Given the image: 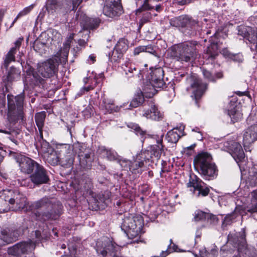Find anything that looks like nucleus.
Instances as JSON below:
<instances>
[{
  "instance_id": "37998d69",
  "label": "nucleus",
  "mask_w": 257,
  "mask_h": 257,
  "mask_svg": "<svg viewBox=\"0 0 257 257\" xmlns=\"http://www.w3.org/2000/svg\"><path fill=\"white\" fill-rule=\"evenodd\" d=\"M202 73L205 79L209 81H215L217 79L221 78L222 77V74L221 72H218L214 75L209 71L202 68Z\"/></svg>"
},
{
  "instance_id": "f257e3e1",
  "label": "nucleus",
  "mask_w": 257,
  "mask_h": 257,
  "mask_svg": "<svg viewBox=\"0 0 257 257\" xmlns=\"http://www.w3.org/2000/svg\"><path fill=\"white\" fill-rule=\"evenodd\" d=\"M60 61V58L56 55L44 62L38 63L37 66L38 74L34 72L33 69L30 68L27 71L26 79L30 78L32 81L34 79L35 83H42L44 80L41 77L44 78H50L57 74Z\"/></svg>"
},
{
  "instance_id": "a18cd8bd",
  "label": "nucleus",
  "mask_w": 257,
  "mask_h": 257,
  "mask_svg": "<svg viewBox=\"0 0 257 257\" xmlns=\"http://www.w3.org/2000/svg\"><path fill=\"white\" fill-rule=\"evenodd\" d=\"M62 9V6L59 2L56 0H51L47 5V10L49 12L53 13V11L61 10Z\"/></svg>"
},
{
  "instance_id": "a19ab883",
  "label": "nucleus",
  "mask_w": 257,
  "mask_h": 257,
  "mask_svg": "<svg viewBox=\"0 0 257 257\" xmlns=\"http://www.w3.org/2000/svg\"><path fill=\"white\" fill-rule=\"evenodd\" d=\"M79 160V164L81 167L84 169H89L91 166V159L90 154L88 153L78 157Z\"/></svg>"
},
{
  "instance_id": "f8f14e48",
  "label": "nucleus",
  "mask_w": 257,
  "mask_h": 257,
  "mask_svg": "<svg viewBox=\"0 0 257 257\" xmlns=\"http://www.w3.org/2000/svg\"><path fill=\"white\" fill-rule=\"evenodd\" d=\"M125 245L124 243L117 244L110 238L103 237L97 241L95 249L100 257H108L111 252H117Z\"/></svg>"
},
{
  "instance_id": "8fccbe9b",
  "label": "nucleus",
  "mask_w": 257,
  "mask_h": 257,
  "mask_svg": "<svg viewBox=\"0 0 257 257\" xmlns=\"http://www.w3.org/2000/svg\"><path fill=\"white\" fill-rule=\"evenodd\" d=\"M34 5H31L25 8L23 10H22L17 15V17L15 18L14 21H13V24L16 22L17 20L22 17L25 16L28 14L34 8Z\"/></svg>"
},
{
  "instance_id": "c756f323",
  "label": "nucleus",
  "mask_w": 257,
  "mask_h": 257,
  "mask_svg": "<svg viewBox=\"0 0 257 257\" xmlns=\"http://www.w3.org/2000/svg\"><path fill=\"white\" fill-rule=\"evenodd\" d=\"M97 152L102 157L106 158L109 161H117L120 157L114 150L112 149L106 148L104 146L99 147Z\"/></svg>"
},
{
  "instance_id": "864d4df0",
  "label": "nucleus",
  "mask_w": 257,
  "mask_h": 257,
  "mask_svg": "<svg viewBox=\"0 0 257 257\" xmlns=\"http://www.w3.org/2000/svg\"><path fill=\"white\" fill-rule=\"evenodd\" d=\"M121 168H123V169L127 170L128 169L130 170V168L131 167L130 165L131 164V161L125 159H122L120 157L119 158V160H117V161Z\"/></svg>"
},
{
  "instance_id": "423d86ee",
  "label": "nucleus",
  "mask_w": 257,
  "mask_h": 257,
  "mask_svg": "<svg viewBox=\"0 0 257 257\" xmlns=\"http://www.w3.org/2000/svg\"><path fill=\"white\" fill-rule=\"evenodd\" d=\"M170 24L177 28L184 35L193 37L201 30L199 22L188 15H181L170 20Z\"/></svg>"
},
{
  "instance_id": "4be33fe9",
  "label": "nucleus",
  "mask_w": 257,
  "mask_h": 257,
  "mask_svg": "<svg viewBox=\"0 0 257 257\" xmlns=\"http://www.w3.org/2000/svg\"><path fill=\"white\" fill-rule=\"evenodd\" d=\"M120 1L121 0H113L110 1V3L106 4L103 7V14L110 18H113L120 15L122 12Z\"/></svg>"
},
{
  "instance_id": "603ef678",
  "label": "nucleus",
  "mask_w": 257,
  "mask_h": 257,
  "mask_svg": "<svg viewBox=\"0 0 257 257\" xmlns=\"http://www.w3.org/2000/svg\"><path fill=\"white\" fill-rule=\"evenodd\" d=\"M218 220V218L215 215L208 213L205 221L207 222L206 225L208 226L216 224Z\"/></svg>"
},
{
  "instance_id": "13d9d810",
  "label": "nucleus",
  "mask_w": 257,
  "mask_h": 257,
  "mask_svg": "<svg viewBox=\"0 0 257 257\" xmlns=\"http://www.w3.org/2000/svg\"><path fill=\"white\" fill-rule=\"evenodd\" d=\"M90 24L84 26L86 29H95L98 26V23L96 20H91L89 19Z\"/></svg>"
},
{
  "instance_id": "6ab92c4d",
  "label": "nucleus",
  "mask_w": 257,
  "mask_h": 257,
  "mask_svg": "<svg viewBox=\"0 0 257 257\" xmlns=\"http://www.w3.org/2000/svg\"><path fill=\"white\" fill-rule=\"evenodd\" d=\"M251 125L246 129L243 136V145L246 152L250 151V145L257 140V126L251 122H248Z\"/></svg>"
},
{
  "instance_id": "69168bd1",
  "label": "nucleus",
  "mask_w": 257,
  "mask_h": 257,
  "mask_svg": "<svg viewBox=\"0 0 257 257\" xmlns=\"http://www.w3.org/2000/svg\"><path fill=\"white\" fill-rule=\"evenodd\" d=\"M23 41V38H19L15 43V47L12 48H15V51L17 52L18 50H19L21 45L22 41Z\"/></svg>"
},
{
  "instance_id": "338daca9",
  "label": "nucleus",
  "mask_w": 257,
  "mask_h": 257,
  "mask_svg": "<svg viewBox=\"0 0 257 257\" xmlns=\"http://www.w3.org/2000/svg\"><path fill=\"white\" fill-rule=\"evenodd\" d=\"M192 0H174L175 3L179 5H184L191 3Z\"/></svg>"
},
{
  "instance_id": "e433bc0d",
  "label": "nucleus",
  "mask_w": 257,
  "mask_h": 257,
  "mask_svg": "<svg viewBox=\"0 0 257 257\" xmlns=\"http://www.w3.org/2000/svg\"><path fill=\"white\" fill-rule=\"evenodd\" d=\"M74 35L73 34H70L67 37L66 40L63 44V48L61 49L59 52L57 54V56H59V58L61 56H62L64 58H67L71 43L74 39Z\"/></svg>"
},
{
  "instance_id": "bb28decb",
  "label": "nucleus",
  "mask_w": 257,
  "mask_h": 257,
  "mask_svg": "<svg viewBox=\"0 0 257 257\" xmlns=\"http://www.w3.org/2000/svg\"><path fill=\"white\" fill-rule=\"evenodd\" d=\"M123 70L128 77L136 76L139 78H143L144 75L146 73V71L141 70L134 64L131 63H126L123 67Z\"/></svg>"
},
{
  "instance_id": "6e6d98bb",
  "label": "nucleus",
  "mask_w": 257,
  "mask_h": 257,
  "mask_svg": "<svg viewBox=\"0 0 257 257\" xmlns=\"http://www.w3.org/2000/svg\"><path fill=\"white\" fill-rule=\"evenodd\" d=\"M145 52L150 53L155 56H157V54L155 50V48L152 45H148L145 46Z\"/></svg>"
},
{
  "instance_id": "b1692460",
  "label": "nucleus",
  "mask_w": 257,
  "mask_h": 257,
  "mask_svg": "<svg viewBox=\"0 0 257 257\" xmlns=\"http://www.w3.org/2000/svg\"><path fill=\"white\" fill-rule=\"evenodd\" d=\"M227 114L232 123H235L241 119L242 114L240 112L239 104L237 101H230L227 108Z\"/></svg>"
},
{
  "instance_id": "cd10ccee",
  "label": "nucleus",
  "mask_w": 257,
  "mask_h": 257,
  "mask_svg": "<svg viewBox=\"0 0 257 257\" xmlns=\"http://www.w3.org/2000/svg\"><path fill=\"white\" fill-rule=\"evenodd\" d=\"M250 208V207H248L245 209L242 206L236 207L233 212L227 214L225 217L223 221V224L225 225L230 224L235 219L238 214L243 216L246 213V212H249L247 210Z\"/></svg>"
},
{
  "instance_id": "0eeeda50",
  "label": "nucleus",
  "mask_w": 257,
  "mask_h": 257,
  "mask_svg": "<svg viewBox=\"0 0 257 257\" xmlns=\"http://www.w3.org/2000/svg\"><path fill=\"white\" fill-rule=\"evenodd\" d=\"M164 71L161 68L150 70L146 74V80L143 83V91L146 97L151 98L156 93V88H162L165 85L163 78Z\"/></svg>"
},
{
  "instance_id": "5701e85b",
  "label": "nucleus",
  "mask_w": 257,
  "mask_h": 257,
  "mask_svg": "<svg viewBox=\"0 0 257 257\" xmlns=\"http://www.w3.org/2000/svg\"><path fill=\"white\" fill-rule=\"evenodd\" d=\"M31 180L36 185L47 183L49 181V177L44 168L39 165L34 170V173L30 176Z\"/></svg>"
},
{
  "instance_id": "aec40b11",
  "label": "nucleus",
  "mask_w": 257,
  "mask_h": 257,
  "mask_svg": "<svg viewBox=\"0 0 257 257\" xmlns=\"http://www.w3.org/2000/svg\"><path fill=\"white\" fill-rule=\"evenodd\" d=\"M239 240L238 243L241 247V251H239L244 257H257V251L252 247H248L245 239V233L244 229L238 232Z\"/></svg>"
},
{
  "instance_id": "7c9ffc66",
  "label": "nucleus",
  "mask_w": 257,
  "mask_h": 257,
  "mask_svg": "<svg viewBox=\"0 0 257 257\" xmlns=\"http://www.w3.org/2000/svg\"><path fill=\"white\" fill-rule=\"evenodd\" d=\"M193 93L196 99L199 98L203 94L207 87V84L199 79H195L191 85Z\"/></svg>"
},
{
  "instance_id": "393cba45",
  "label": "nucleus",
  "mask_w": 257,
  "mask_h": 257,
  "mask_svg": "<svg viewBox=\"0 0 257 257\" xmlns=\"http://www.w3.org/2000/svg\"><path fill=\"white\" fill-rule=\"evenodd\" d=\"M230 150L231 151V155L238 164L241 172L242 171L241 163L245 158V154L241 145L237 143L233 142L230 146Z\"/></svg>"
},
{
  "instance_id": "de8ad7c7",
  "label": "nucleus",
  "mask_w": 257,
  "mask_h": 257,
  "mask_svg": "<svg viewBox=\"0 0 257 257\" xmlns=\"http://www.w3.org/2000/svg\"><path fill=\"white\" fill-rule=\"evenodd\" d=\"M208 213H206L201 210H196L194 212V219L195 221H206Z\"/></svg>"
},
{
  "instance_id": "3c124183",
  "label": "nucleus",
  "mask_w": 257,
  "mask_h": 257,
  "mask_svg": "<svg viewBox=\"0 0 257 257\" xmlns=\"http://www.w3.org/2000/svg\"><path fill=\"white\" fill-rule=\"evenodd\" d=\"M137 157L142 159L144 163V161H149L151 159L153 158V156L151 155V153L149 150H146L142 152L140 154L137 155Z\"/></svg>"
},
{
  "instance_id": "e2e57ef3",
  "label": "nucleus",
  "mask_w": 257,
  "mask_h": 257,
  "mask_svg": "<svg viewBox=\"0 0 257 257\" xmlns=\"http://www.w3.org/2000/svg\"><path fill=\"white\" fill-rule=\"evenodd\" d=\"M82 1V0H71V3L73 5L72 10H76L78 6L81 3Z\"/></svg>"
},
{
  "instance_id": "49530a36",
  "label": "nucleus",
  "mask_w": 257,
  "mask_h": 257,
  "mask_svg": "<svg viewBox=\"0 0 257 257\" xmlns=\"http://www.w3.org/2000/svg\"><path fill=\"white\" fill-rule=\"evenodd\" d=\"M15 48H11L7 55L6 58L5 60V67H8L10 63L14 61L15 60V55L16 53Z\"/></svg>"
},
{
  "instance_id": "9d476101",
  "label": "nucleus",
  "mask_w": 257,
  "mask_h": 257,
  "mask_svg": "<svg viewBox=\"0 0 257 257\" xmlns=\"http://www.w3.org/2000/svg\"><path fill=\"white\" fill-rule=\"evenodd\" d=\"M127 126L133 131L137 135L140 136L141 138V141L143 142L147 137H150L156 140L157 145L153 146L150 152L153 158L155 157L157 159H159L163 151L162 142L164 133L162 132L158 135H150L147 134L146 131H143L138 124L134 122L128 123Z\"/></svg>"
},
{
  "instance_id": "9b49d317",
  "label": "nucleus",
  "mask_w": 257,
  "mask_h": 257,
  "mask_svg": "<svg viewBox=\"0 0 257 257\" xmlns=\"http://www.w3.org/2000/svg\"><path fill=\"white\" fill-rule=\"evenodd\" d=\"M24 94L21 93L16 96L8 94V116L11 121H15L23 119V104Z\"/></svg>"
},
{
  "instance_id": "052dcab7",
  "label": "nucleus",
  "mask_w": 257,
  "mask_h": 257,
  "mask_svg": "<svg viewBox=\"0 0 257 257\" xmlns=\"http://www.w3.org/2000/svg\"><path fill=\"white\" fill-rule=\"evenodd\" d=\"M247 122H251L255 126H257V112L253 115L252 113L250 114L249 117L247 118Z\"/></svg>"
},
{
  "instance_id": "6e6552de",
  "label": "nucleus",
  "mask_w": 257,
  "mask_h": 257,
  "mask_svg": "<svg viewBox=\"0 0 257 257\" xmlns=\"http://www.w3.org/2000/svg\"><path fill=\"white\" fill-rule=\"evenodd\" d=\"M68 144H59L56 146V150L52 149L45 155L44 157L46 160L52 165L55 166L59 163L62 166L70 168L73 165V160L71 156H67V152L70 150Z\"/></svg>"
},
{
  "instance_id": "1a4fd4ad",
  "label": "nucleus",
  "mask_w": 257,
  "mask_h": 257,
  "mask_svg": "<svg viewBox=\"0 0 257 257\" xmlns=\"http://www.w3.org/2000/svg\"><path fill=\"white\" fill-rule=\"evenodd\" d=\"M144 226V219L140 215L132 214L124 216L121 225V228L129 239L138 238L142 233ZM134 242H138L137 238Z\"/></svg>"
},
{
  "instance_id": "4468645a",
  "label": "nucleus",
  "mask_w": 257,
  "mask_h": 257,
  "mask_svg": "<svg viewBox=\"0 0 257 257\" xmlns=\"http://www.w3.org/2000/svg\"><path fill=\"white\" fill-rule=\"evenodd\" d=\"M11 154L19 163L21 171L25 173L30 174L34 171L40 164L31 159L18 153L11 152Z\"/></svg>"
},
{
  "instance_id": "58836bf2",
  "label": "nucleus",
  "mask_w": 257,
  "mask_h": 257,
  "mask_svg": "<svg viewBox=\"0 0 257 257\" xmlns=\"http://www.w3.org/2000/svg\"><path fill=\"white\" fill-rule=\"evenodd\" d=\"M143 87V86H142ZM144 96L146 97L145 94L143 91V88H142V91L136 94L132 100L131 101L128 109L132 108H136L142 105L144 101Z\"/></svg>"
},
{
  "instance_id": "c03bdc74",
  "label": "nucleus",
  "mask_w": 257,
  "mask_h": 257,
  "mask_svg": "<svg viewBox=\"0 0 257 257\" xmlns=\"http://www.w3.org/2000/svg\"><path fill=\"white\" fill-rule=\"evenodd\" d=\"M20 77V71L14 67H11L8 72L7 80L8 81H13Z\"/></svg>"
},
{
  "instance_id": "79ce46f5",
  "label": "nucleus",
  "mask_w": 257,
  "mask_h": 257,
  "mask_svg": "<svg viewBox=\"0 0 257 257\" xmlns=\"http://www.w3.org/2000/svg\"><path fill=\"white\" fill-rule=\"evenodd\" d=\"M248 181L250 185L257 184V165L254 164L248 170Z\"/></svg>"
},
{
  "instance_id": "7ed1b4c3",
  "label": "nucleus",
  "mask_w": 257,
  "mask_h": 257,
  "mask_svg": "<svg viewBox=\"0 0 257 257\" xmlns=\"http://www.w3.org/2000/svg\"><path fill=\"white\" fill-rule=\"evenodd\" d=\"M0 198L8 204L6 207L0 208L1 213L9 211L29 210V204L26 197L17 190H3L0 192Z\"/></svg>"
},
{
  "instance_id": "0e129e2a",
  "label": "nucleus",
  "mask_w": 257,
  "mask_h": 257,
  "mask_svg": "<svg viewBox=\"0 0 257 257\" xmlns=\"http://www.w3.org/2000/svg\"><path fill=\"white\" fill-rule=\"evenodd\" d=\"M247 211L251 214L257 213V202L254 204H252L250 208Z\"/></svg>"
},
{
  "instance_id": "680f3d73",
  "label": "nucleus",
  "mask_w": 257,
  "mask_h": 257,
  "mask_svg": "<svg viewBox=\"0 0 257 257\" xmlns=\"http://www.w3.org/2000/svg\"><path fill=\"white\" fill-rule=\"evenodd\" d=\"M195 147V144L191 145L189 147H186L184 149V152L188 156L191 155L194 152V149Z\"/></svg>"
},
{
  "instance_id": "f704fd0d",
  "label": "nucleus",
  "mask_w": 257,
  "mask_h": 257,
  "mask_svg": "<svg viewBox=\"0 0 257 257\" xmlns=\"http://www.w3.org/2000/svg\"><path fill=\"white\" fill-rule=\"evenodd\" d=\"M184 126L180 127L179 129L174 128L169 131L167 134V140L169 142L176 143L181 136L183 135Z\"/></svg>"
},
{
  "instance_id": "4d7b16f0",
  "label": "nucleus",
  "mask_w": 257,
  "mask_h": 257,
  "mask_svg": "<svg viewBox=\"0 0 257 257\" xmlns=\"http://www.w3.org/2000/svg\"><path fill=\"white\" fill-rule=\"evenodd\" d=\"M230 58L232 59L233 61L237 63H241L243 60L242 55L240 53L236 54H232Z\"/></svg>"
},
{
  "instance_id": "c9c22d12",
  "label": "nucleus",
  "mask_w": 257,
  "mask_h": 257,
  "mask_svg": "<svg viewBox=\"0 0 257 257\" xmlns=\"http://www.w3.org/2000/svg\"><path fill=\"white\" fill-rule=\"evenodd\" d=\"M144 166L143 160L136 157V159L133 161H131L130 171L136 175H140L142 173V168Z\"/></svg>"
},
{
  "instance_id": "4c0bfd02",
  "label": "nucleus",
  "mask_w": 257,
  "mask_h": 257,
  "mask_svg": "<svg viewBox=\"0 0 257 257\" xmlns=\"http://www.w3.org/2000/svg\"><path fill=\"white\" fill-rule=\"evenodd\" d=\"M102 106L104 108L106 111L108 113H112L113 112L118 111L122 106H115L114 104L113 100L107 99H103L102 100ZM124 104H123V107Z\"/></svg>"
},
{
  "instance_id": "412c9836",
  "label": "nucleus",
  "mask_w": 257,
  "mask_h": 257,
  "mask_svg": "<svg viewBox=\"0 0 257 257\" xmlns=\"http://www.w3.org/2000/svg\"><path fill=\"white\" fill-rule=\"evenodd\" d=\"M127 41L124 39H120L116 43L112 54H108V58L111 62H117L122 56V54L128 49Z\"/></svg>"
},
{
  "instance_id": "2f4dec72",
  "label": "nucleus",
  "mask_w": 257,
  "mask_h": 257,
  "mask_svg": "<svg viewBox=\"0 0 257 257\" xmlns=\"http://www.w3.org/2000/svg\"><path fill=\"white\" fill-rule=\"evenodd\" d=\"M70 147V150L67 152V156H71L73 160V163L74 160V157L76 154L78 155V157L83 155L85 150V145L79 143H74L72 146L68 144Z\"/></svg>"
},
{
  "instance_id": "ddd939ff",
  "label": "nucleus",
  "mask_w": 257,
  "mask_h": 257,
  "mask_svg": "<svg viewBox=\"0 0 257 257\" xmlns=\"http://www.w3.org/2000/svg\"><path fill=\"white\" fill-rule=\"evenodd\" d=\"M188 187L191 188V190L196 197L207 196L209 192V188L197 176L194 174L190 175L189 182L187 184Z\"/></svg>"
},
{
  "instance_id": "20e7f679",
  "label": "nucleus",
  "mask_w": 257,
  "mask_h": 257,
  "mask_svg": "<svg viewBox=\"0 0 257 257\" xmlns=\"http://www.w3.org/2000/svg\"><path fill=\"white\" fill-rule=\"evenodd\" d=\"M200 47V45L195 41L185 42L178 46L171 47L168 55L176 61L188 62L195 57Z\"/></svg>"
},
{
  "instance_id": "5fc2aeb1",
  "label": "nucleus",
  "mask_w": 257,
  "mask_h": 257,
  "mask_svg": "<svg viewBox=\"0 0 257 257\" xmlns=\"http://www.w3.org/2000/svg\"><path fill=\"white\" fill-rule=\"evenodd\" d=\"M152 19V15L150 12H146L143 14V17L140 21L139 24L140 27L149 22Z\"/></svg>"
},
{
  "instance_id": "39448f33",
  "label": "nucleus",
  "mask_w": 257,
  "mask_h": 257,
  "mask_svg": "<svg viewBox=\"0 0 257 257\" xmlns=\"http://www.w3.org/2000/svg\"><path fill=\"white\" fill-rule=\"evenodd\" d=\"M194 164L205 180H211L217 177L218 170L209 153L202 152L198 154L194 159Z\"/></svg>"
},
{
  "instance_id": "a211bd4d",
  "label": "nucleus",
  "mask_w": 257,
  "mask_h": 257,
  "mask_svg": "<svg viewBox=\"0 0 257 257\" xmlns=\"http://www.w3.org/2000/svg\"><path fill=\"white\" fill-rule=\"evenodd\" d=\"M35 243L31 240L28 241H22L8 248L9 254L19 257L22 254L28 253L34 249Z\"/></svg>"
},
{
  "instance_id": "f3484780",
  "label": "nucleus",
  "mask_w": 257,
  "mask_h": 257,
  "mask_svg": "<svg viewBox=\"0 0 257 257\" xmlns=\"http://www.w3.org/2000/svg\"><path fill=\"white\" fill-rule=\"evenodd\" d=\"M228 240L232 243L233 248L229 246V243L222 246L220 249L221 257H231L234 253H238L239 251H241V247L239 246L238 241L239 240L238 233H236L233 236L228 235Z\"/></svg>"
},
{
  "instance_id": "774afa93",
  "label": "nucleus",
  "mask_w": 257,
  "mask_h": 257,
  "mask_svg": "<svg viewBox=\"0 0 257 257\" xmlns=\"http://www.w3.org/2000/svg\"><path fill=\"white\" fill-rule=\"evenodd\" d=\"M251 201L252 203L254 201H257V189L253 190L251 193Z\"/></svg>"
},
{
  "instance_id": "09e8293b",
  "label": "nucleus",
  "mask_w": 257,
  "mask_h": 257,
  "mask_svg": "<svg viewBox=\"0 0 257 257\" xmlns=\"http://www.w3.org/2000/svg\"><path fill=\"white\" fill-rule=\"evenodd\" d=\"M218 254L217 249L216 246L212 248L210 252H208L205 248L201 251V257H216Z\"/></svg>"
},
{
  "instance_id": "473e14b6",
  "label": "nucleus",
  "mask_w": 257,
  "mask_h": 257,
  "mask_svg": "<svg viewBox=\"0 0 257 257\" xmlns=\"http://www.w3.org/2000/svg\"><path fill=\"white\" fill-rule=\"evenodd\" d=\"M36 148L38 151H41L43 155L49 151H52L53 148L50 145L49 143L43 138V134L38 136L37 140L35 143Z\"/></svg>"
},
{
  "instance_id": "dca6fc26",
  "label": "nucleus",
  "mask_w": 257,
  "mask_h": 257,
  "mask_svg": "<svg viewBox=\"0 0 257 257\" xmlns=\"http://www.w3.org/2000/svg\"><path fill=\"white\" fill-rule=\"evenodd\" d=\"M148 106L149 108H147L145 105L143 108L139 109L141 112V116L154 120L158 121L162 119L163 113L159 109L158 105L154 102L150 101L148 103Z\"/></svg>"
},
{
  "instance_id": "f03ea898",
  "label": "nucleus",
  "mask_w": 257,
  "mask_h": 257,
  "mask_svg": "<svg viewBox=\"0 0 257 257\" xmlns=\"http://www.w3.org/2000/svg\"><path fill=\"white\" fill-rule=\"evenodd\" d=\"M44 207L48 208L50 211L42 214L38 212L35 213L37 219L41 221L57 219L62 213L63 206L60 202L53 203L49 198L45 197L29 205V210L34 211L35 209Z\"/></svg>"
},
{
  "instance_id": "72a5a7b5",
  "label": "nucleus",
  "mask_w": 257,
  "mask_h": 257,
  "mask_svg": "<svg viewBox=\"0 0 257 257\" xmlns=\"http://www.w3.org/2000/svg\"><path fill=\"white\" fill-rule=\"evenodd\" d=\"M92 187L91 179L89 177L86 176L82 179L80 190L83 196H92L93 194Z\"/></svg>"
},
{
  "instance_id": "c85d7f7f",
  "label": "nucleus",
  "mask_w": 257,
  "mask_h": 257,
  "mask_svg": "<svg viewBox=\"0 0 257 257\" xmlns=\"http://www.w3.org/2000/svg\"><path fill=\"white\" fill-rule=\"evenodd\" d=\"M21 234L20 230H11L5 229L2 231L1 239L7 243H10L17 239Z\"/></svg>"
},
{
  "instance_id": "bf43d9fd",
  "label": "nucleus",
  "mask_w": 257,
  "mask_h": 257,
  "mask_svg": "<svg viewBox=\"0 0 257 257\" xmlns=\"http://www.w3.org/2000/svg\"><path fill=\"white\" fill-rule=\"evenodd\" d=\"M145 46H139L134 48L133 54L135 56L139 55L141 53L145 52Z\"/></svg>"
},
{
  "instance_id": "a878e982",
  "label": "nucleus",
  "mask_w": 257,
  "mask_h": 257,
  "mask_svg": "<svg viewBox=\"0 0 257 257\" xmlns=\"http://www.w3.org/2000/svg\"><path fill=\"white\" fill-rule=\"evenodd\" d=\"M219 36V34L216 32L214 34L213 36L211 37V39L209 40L210 41V45L207 48L205 57L214 59L218 55L219 48L218 42L214 40V39L218 38Z\"/></svg>"
},
{
  "instance_id": "ea45409f",
  "label": "nucleus",
  "mask_w": 257,
  "mask_h": 257,
  "mask_svg": "<svg viewBox=\"0 0 257 257\" xmlns=\"http://www.w3.org/2000/svg\"><path fill=\"white\" fill-rule=\"evenodd\" d=\"M46 117V112L41 111L35 114V119L36 125L38 128L40 135L43 134V128Z\"/></svg>"
},
{
  "instance_id": "2eb2a0df",
  "label": "nucleus",
  "mask_w": 257,
  "mask_h": 257,
  "mask_svg": "<svg viewBox=\"0 0 257 257\" xmlns=\"http://www.w3.org/2000/svg\"><path fill=\"white\" fill-rule=\"evenodd\" d=\"M237 30L238 35L248 41L250 50L257 53V32L251 27L243 25L238 26Z\"/></svg>"
}]
</instances>
